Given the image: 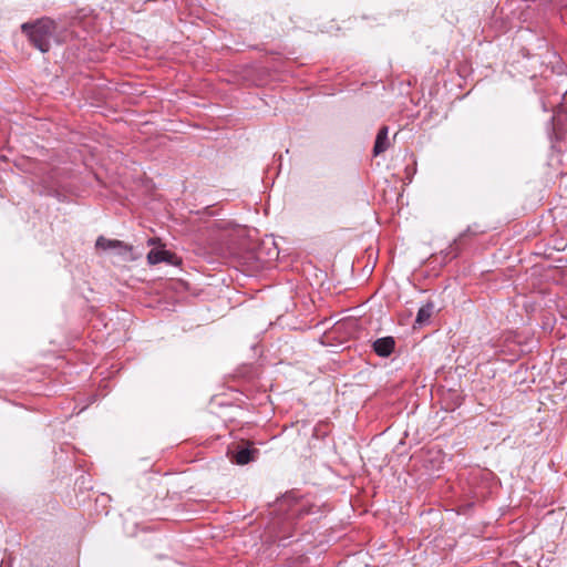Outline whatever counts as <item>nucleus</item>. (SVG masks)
Wrapping results in <instances>:
<instances>
[{"mask_svg":"<svg viewBox=\"0 0 567 567\" xmlns=\"http://www.w3.org/2000/svg\"><path fill=\"white\" fill-rule=\"evenodd\" d=\"M34 45L41 51L47 52L50 48V41L54 32V23L51 20H41L34 25H23Z\"/></svg>","mask_w":567,"mask_h":567,"instance_id":"f257e3e1","label":"nucleus"},{"mask_svg":"<svg viewBox=\"0 0 567 567\" xmlns=\"http://www.w3.org/2000/svg\"><path fill=\"white\" fill-rule=\"evenodd\" d=\"M96 248L103 251L112 250L115 254L123 256L124 260L136 259V256L133 254L132 248L120 240L100 237L96 240Z\"/></svg>","mask_w":567,"mask_h":567,"instance_id":"f03ea898","label":"nucleus"},{"mask_svg":"<svg viewBox=\"0 0 567 567\" xmlns=\"http://www.w3.org/2000/svg\"><path fill=\"white\" fill-rule=\"evenodd\" d=\"M173 255L167 250L155 248L152 249L147 255V260L151 265H156L162 261L173 262Z\"/></svg>","mask_w":567,"mask_h":567,"instance_id":"20e7f679","label":"nucleus"},{"mask_svg":"<svg viewBox=\"0 0 567 567\" xmlns=\"http://www.w3.org/2000/svg\"><path fill=\"white\" fill-rule=\"evenodd\" d=\"M389 147L388 127H382L377 135V140L373 147L374 155L383 153Z\"/></svg>","mask_w":567,"mask_h":567,"instance_id":"39448f33","label":"nucleus"},{"mask_svg":"<svg viewBox=\"0 0 567 567\" xmlns=\"http://www.w3.org/2000/svg\"><path fill=\"white\" fill-rule=\"evenodd\" d=\"M374 351L381 357H388L394 349V339L391 337L380 338L373 343Z\"/></svg>","mask_w":567,"mask_h":567,"instance_id":"7ed1b4c3","label":"nucleus"},{"mask_svg":"<svg viewBox=\"0 0 567 567\" xmlns=\"http://www.w3.org/2000/svg\"><path fill=\"white\" fill-rule=\"evenodd\" d=\"M434 310V306L432 303H426L420 308L416 316V323L424 324L429 321Z\"/></svg>","mask_w":567,"mask_h":567,"instance_id":"423d86ee","label":"nucleus"},{"mask_svg":"<svg viewBox=\"0 0 567 567\" xmlns=\"http://www.w3.org/2000/svg\"><path fill=\"white\" fill-rule=\"evenodd\" d=\"M235 461L239 465H245L251 461V452L249 450H241L235 455Z\"/></svg>","mask_w":567,"mask_h":567,"instance_id":"0eeeda50","label":"nucleus"}]
</instances>
